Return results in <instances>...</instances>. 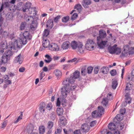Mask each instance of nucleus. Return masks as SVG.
I'll use <instances>...</instances> for the list:
<instances>
[{
	"label": "nucleus",
	"mask_w": 134,
	"mask_h": 134,
	"mask_svg": "<svg viewBox=\"0 0 134 134\" xmlns=\"http://www.w3.org/2000/svg\"><path fill=\"white\" fill-rule=\"evenodd\" d=\"M21 114H20V115L18 117V118L17 120L15 121L14 122V123H16L18 122L20 120L22 119V117L23 116V113L21 112Z\"/></svg>",
	"instance_id": "obj_53"
},
{
	"label": "nucleus",
	"mask_w": 134,
	"mask_h": 134,
	"mask_svg": "<svg viewBox=\"0 0 134 134\" xmlns=\"http://www.w3.org/2000/svg\"><path fill=\"white\" fill-rule=\"evenodd\" d=\"M39 131L40 134H43L45 131V129L44 126H40L39 127Z\"/></svg>",
	"instance_id": "obj_39"
},
{
	"label": "nucleus",
	"mask_w": 134,
	"mask_h": 134,
	"mask_svg": "<svg viewBox=\"0 0 134 134\" xmlns=\"http://www.w3.org/2000/svg\"><path fill=\"white\" fill-rule=\"evenodd\" d=\"M42 45L44 48H47L49 45V42L48 41L45 40H43L42 42Z\"/></svg>",
	"instance_id": "obj_34"
},
{
	"label": "nucleus",
	"mask_w": 134,
	"mask_h": 134,
	"mask_svg": "<svg viewBox=\"0 0 134 134\" xmlns=\"http://www.w3.org/2000/svg\"><path fill=\"white\" fill-rule=\"evenodd\" d=\"M98 113L100 116H101L104 111V109L102 106H99L98 107Z\"/></svg>",
	"instance_id": "obj_31"
},
{
	"label": "nucleus",
	"mask_w": 134,
	"mask_h": 134,
	"mask_svg": "<svg viewBox=\"0 0 134 134\" xmlns=\"http://www.w3.org/2000/svg\"><path fill=\"white\" fill-rule=\"evenodd\" d=\"M63 97V98H62V99L61 101V103H62V104L63 105V106L64 107H65L66 106V104H65V103H66V99L64 98H66L65 97H64L63 96V95L62 94Z\"/></svg>",
	"instance_id": "obj_57"
},
{
	"label": "nucleus",
	"mask_w": 134,
	"mask_h": 134,
	"mask_svg": "<svg viewBox=\"0 0 134 134\" xmlns=\"http://www.w3.org/2000/svg\"><path fill=\"white\" fill-rule=\"evenodd\" d=\"M49 49L52 51H57L59 50V48L58 45L56 43H51L48 47Z\"/></svg>",
	"instance_id": "obj_3"
},
{
	"label": "nucleus",
	"mask_w": 134,
	"mask_h": 134,
	"mask_svg": "<svg viewBox=\"0 0 134 134\" xmlns=\"http://www.w3.org/2000/svg\"><path fill=\"white\" fill-rule=\"evenodd\" d=\"M79 42H77L75 41H72L70 44L71 46L73 49H76L78 46Z\"/></svg>",
	"instance_id": "obj_16"
},
{
	"label": "nucleus",
	"mask_w": 134,
	"mask_h": 134,
	"mask_svg": "<svg viewBox=\"0 0 134 134\" xmlns=\"http://www.w3.org/2000/svg\"><path fill=\"white\" fill-rule=\"evenodd\" d=\"M45 76L44 73L43 71L40 72L39 77L40 80H41Z\"/></svg>",
	"instance_id": "obj_58"
},
{
	"label": "nucleus",
	"mask_w": 134,
	"mask_h": 134,
	"mask_svg": "<svg viewBox=\"0 0 134 134\" xmlns=\"http://www.w3.org/2000/svg\"><path fill=\"white\" fill-rule=\"evenodd\" d=\"M16 42L17 44V47H18L20 48L22 46L23 44L22 41L20 38L18 39L16 41Z\"/></svg>",
	"instance_id": "obj_29"
},
{
	"label": "nucleus",
	"mask_w": 134,
	"mask_h": 134,
	"mask_svg": "<svg viewBox=\"0 0 134 134\" xmlns=\"http://www.w3.org/2000/svg\"><path fill=\"white\" fill-rule=\"evenodd\" d=\"M46 109L48 110H50L52 108V104L51 103H49L47 105Z\"/></svg>",
	"instance_id": "obj_55"
},
{
	"label": "nucleus",
	"mask_w": 134,
	"mask_h": 134,
	"mask_svg": "<svg viewBox=\"0 0 134 134\" xmlns=\"http://www.w3.org/2000/svg\"><path fill=\"white\" fill-rule=\"evenodd\" d=\"M1 47L3 49H6L7 48L8 46L7 42L5 41H2L0 45Z\"/></svg>",
	"instance_id": "obj_24"
},
{
	"label": "nucleus",
	"mask_w": 134,
	"mask_h": 134,
	"mask_svg": "<svg viewBox=\"0 0 134 134\" xmlns=\"http://www.w3.org/2000/svg\"><path fill=\"white\" fill-rule=\"evenodd\" d=\"M71 75L76 79L79 77L80 75V72L79 71L76 70Z\"/></svg>",
	"instance_id": "obj_30"
},
{
	"label": "nucleus",
	"mask_w": 134,
	"mask_h": 134,
	"mask_svg": "<svg viewBox=\"0 0 134 134\" xmlns=\"http://www.w3.org/2000/svg\"><path fill=\"white\" fill-rule=\"evenodd\" d=\"M46 104L44 102H41L39 105V109L40 111L42 113H44L45 111V110Z\"/></svg>",
	"instance_id": "obj_10"
},
{
	"label": "nucleus",
	"mask_w": 134,
	"mask_h": 134,
	"mask_svg": "<svg viewBox=\"0 0 134 134\" xmlns=\"http://www.w3.org/2000/svg\"><path fill=\"white\" fill-rule=\"evenodd\" d=\"M126 94L125 95V99L126 102L127 103H131L130 100H131V98L130 97L129 92H125Z\"/></svg>",
	"instance_id": "obj_21"
},
{
	"label": "nucleus",
	"mask_w": 134,
	"mask_h": 134,
	"mask_svg": "<svg viewBox=\"0 0 134 134\" xmlns=\"http://www.w3.org/2000/svg\"><path fill=\"white\" fill-rule=\"evenodd\" d=\"M93 68L92 67L90 66L88 67L87 68V73L88 74H91L93 70Z\"/></svg>",
	"instance_id": "obj_54"
},
{
	"label": "nucleus",
	"mask_w": 134,
	"mask_h": 134,
	"mask_svg": "<svg viewBox=\"0 0 134 134\" xmlns=\"http://www.w3.org/2000/svg\"><path fill=\"white\" fill-rule=\"evenodd\" d=\"M116 45L115 44L112 47H109L108 48L109 52L111 54H113L115 53V49Z\"/></svg>",
	"instance_id": "obj_19"
},
{
	"label": "nucleus",
	"mask_w": 134,
	"mask_h": 134,
	"mask_svg": "<svg viewBox=\"0 0 134 134\" xmlns=\"http://www.w3.org/2000/svg\"><path fill=\"white\" fill-rule=\"evenodd\" d=\"M90 129V127L87 124H82L80 130L83 133L88 132Z\"/></svg>",
	"instance_id": "obj_4"
},
{
	"label": "nucleus",
	"mask_w": 134,
	"mask_h": 134,
	"mask_svg": "<svg viewBox=\"0 0 134 134\" xmlns=\"http://www.w3.org/2000/svg\"><path fill=\"white\" fill-rule=\"evenodd\" d=\"M99 71V68L98 67H96L95 68L94 70V73L95 74H97Z\"/></svg>",
	"instance_id": "obj_64"
},
{
	"label": "nucleus",
	"mask_w": 134,
	"mask_h": 134,
	"mask_svg": "<svg viewBox=\"0 0 134 134\" xmlns=\"http://www.w3.org/2000/svg\"><path fill=\"white\" fill-rule=\"evenodd\" d=\"M53 122L50 121L47 123V129H51L53 126Z\"/></svg>",
	"instance_id": "obj_41"
},
{
	"label": "nucleus",
	"mask_w": 134,
	"mask_h": 134,
	"mask_svg": "<svg viewBox=\"0 0 134 134\" xmlns=\"http://www.w3.org/2000/svg\"><path fill=\"white\" fill-rule=\"evenodd\" d=\"M23 36L24 38L30 40L32 38V36L27 31H25L23 34Z\"/></svg>",
	"instance_id": "obj_18"
},
{
	"label": "nucleus",
	"mask_w": 134,
	"mask_h": 134,
	"mask_svg": "<svg viewBox=\"0 0 134 134\" xmlns=\"http://www.w3.org/2000/svg\"><path fill=\"white\" fill-rule=\"evenodd\" d=\"M45 57L47 58V59H45L44 62L47 63H49L52 60V58L48 54H46L45 55Z\"/></svg>",
	"instance_id": "obj_35"
},
{
	"label": "nucleus",
	"mask_w": 134,
	"mask_h": 134,
	"mask_svg": "<svg viewBox=\"0 0 134 134\" xmlns=\"http://www.w3.org/2000/svg\"><path fill=\"white\" fill-rule=\"evenodd\" d=\"M24 7V3L23 2H20L18 3L16 6V8L18 10H23V8Z\"/></svg>",
	"instance_id": "obj_27"
},
{
	"label": "nucleus",
	"mask_w": 134,
	"mask_h": 134,
	"mask_svg": "<svg viewBox=\"0 0 134 134\" xmlns=\"http://www.w3.org/2000/svg\"><path fill=\"white\" fill-rule=\"evenodd\" d=\"M13 52L10 50L7 51L5 53V55L8 58H10V57L13 55Z\"/></svg>",
	"instance_id": "obj_32"
},
{
	"label": "nucleus",
	"mask_w": 134,
	"mask_h": 134,
	"mask_svg": "<svg viewBox=\"0 0 134 134\" xmlns=\"http://www.w3.org/2000/svg\"><path fill=\"white\" fill-rule=\"evenodd\" d=\"M54 73L56 76H60L62 75L61 72L59 70H55L54 71Z\"/></svg>",
	"instance_id": "obj_42"
},
{
	"label": "nucleus",
	"mask_w": 134,
	"mask_h": 134,
	"mask_svg": "<svg viewBox=\"0 0 134 134\" xmlns=\"http://www.w3.org/2000/svg\"><path fill=\"white\" fill-rule=\"evenodd\" d=\"M23 61V58L21 56V54H19L17 56L15 57V62L18 63L19 64L22 63Z\"/></svg>",
	"instance_id": "obj_9"
},
{
	"label": "nucleus",
	"mask_w": 134,
	"mask_h": 134,
	"mask_svg": "<svg viewBox=\"0 0 134 134\" xmlns=\"http://www.w3.org/2000/svg\"><path fill=\"white\" fill-rule=\"evenodd\" d=\"M5 18L7 21L12 20L13 19V16L12 14L10 13H8L5 15Z\"/></svg>",
	"instance_id": "obj_26"
},
{
	"label": "nucleus",
	"mask_w": 134,
	"mask_h": 134,
	"mask_svg": "<svg viewBox=\"0 0 134 134\" xmlns=\"http://www.w3.org/2000/svg\"><path fill=\"white\" fill-rule=\"evenodd\" d=\"M56 112L59 116L62 115L63 113V109L62 108H58Z\"/></svg>",
	"instance_id": "obj_37"
},
{
	"label": "nucleus",
	"mask_w": 134,
	"mask_h": 134,
	"mask_svg": "<svg viewBox=\"0 0 134 134\" xmlns=\"http://www.w3.org/2000/svg\"><path fill=\"white\" fill-rule=\"evenodd\" d=\"M2 35L4 37L7 38L8 36V33L7 32L4 31Z\"/></svg>",
	"instance_id": "obj_62"
},
{
	"label": "nucleus",
	"mask_w": 134,
	"mask_h": 134,
	"mask_svg": "<svg viewBox=\"0 0 134 134\" xmlns=\"http://www.w3.org/2000/svg\"><path fill=\"white\" fill-rule=\"evenodd\" d=\"M69 16H64L62 18V21L64 23H66L69 20Z\"/></svg>",
	"instance_id": "obj_44"
},
{
	"label": "nucleus",
	"mask_w": 134,
	"mask_h": 134,
	"mask_svg": "<svg viewBox=\"0 0 134 134\" xmlns=\"http://www.w3.org/2000/svg\"><path fill=\"white\" fill-rule=\"evenodd\" d=\"M50 119L51 120H54L55 118V113L54 112L52 113L50 115Z\"/></svg>",
	"instance_id": "obj_46"
},
{
	"label": "nucleus",
	"mask_w": 134,
	"mask_h": 134,
	"mask_svg": "<svg viewBox=\"0 0 134 134\" xmlns=\"http://www.w3.org/2000/svg\"><path fill=\"white\" fill-rule=\"evenodd\" d=\"M81 72L82 75L85 76L87 73L86 71V66L83 67L81 69Z\"/></svg>",
	"instance_id": "obj_36"
},
{
	"label": "nucleus",
	"mask_w": 134,
	"mask_h": 134,
	"mask_svg": "<svg viewBox=\"0 0 134 134\" xmlns=\"http://www.w3.org/2000/svg\"><path fill=\"white\" fill-rule=\"evenodd\" d=\"M29 129L31 131L30 132L31 134H38L36 132H34L33 133H32V132L33 131V126L32 125L30 126L29 127Z\"/></svg>",
	"instance_id": "obj_60"
},
{
	"label": "nucleus",
	"mask_w": 134,
	"mask_h": 134,
	"mask_svg": "<svg viewBox=\"0 0 134 134\" xmlns=\"http://www.w3.org/2000/svg\"><path fill=\"white\" fill-rule=\"evenodd\" d=\"M37 22L36 20H34L32 22L30 25V28L32 30H36L37 26Z\"/></svg>",
	"instance_id": "obj_11"
},
{
	"label": "nucleus",
	"mask_w": 134,
	"mask_h": 134,
	"mask_svg": "<svg viewBox=\"0 0 134 134\" xmlns=\"http://www.w3.org/2000/svg\"><path fill=\"white\" fill-rule=\"evenodd\" d=\"M108 126L109 129L111 131L115 130L116 129V126L113 123H110L109 124Z\"/></svg>",
	"instance_id": "obj_25"
},
{
	"label": "nucleus",
	"mask_w": 134,
	"mask_h": 134,
	"mask_svg": "<svg viewBox=\"0 0 134 134\" xmlns=\"http://www.w3.org/2000/svg\"><path fill=\"white\" fill-rule=\"evenodd\" d=\"M10 58H8L6 56L2 55L1 57V59L0 60V65H1L2 64H5L7 63L8 60Z\"/></svg>",
	"instance_id": "obj_12"
},
{
	"label": "nucleus",
	"mask_w": 134,
	"mask_h": 134,
	"mask_svg": "<svg viewBox=\"0 0 134 134\" xmlns=\"http://www.w3.org/2000/svg\"><path fill=\"white\" fill-rule=\"evenodd\" d=\"M118 83L117 80L115 79H113L112 87L113 89H115L116 88Z\"/></svg>",
	"instance_id": "obj_33"
},
{
	"label": "nucleus",
	"mask_w": 134,
	"mask_h": 134,
	"mask_svg": "<svg viewBox=\"0 0 134 134\" xmlns=\"http://www.w3.org/2000/svg\"><path fill=\"white\" fill-rule=\"evenodd\" d=\"M16 9H17L15 5H12L9 8V9L10 10L13 11H15L16 10Z\"/></svg>",
	"instance_id": "obj_61"
},
{
	"label": "nucleus",
	"mask_w": 134,
	"mask_h": 134,
	"mask_svg": "<svg viewBox=\"0 0 134 134\" xmlns=\"http://www.w3.org/2000/svg\"><path fill=\"white\" fill-rule=\"evenodd\" d=\"M21 39L22 41V42L23 43V45H25L27 43V41L26 40L27 39V38L24 37L23 38H22Z\"/></svg>",
	"instance_id": "obj_63"
},
{
	"label": "nucleus",
	"mask_w": 134,
	"mask_h": 134,
	"mask_svg": "<svg viewBox=\"0 0 134 134\" xmlns=\"http://www.w3.org/2000/svg\"><path fill=\"white\" fill-rule=\"evenodd\" d=\"M92 116L94 118H96L98 116H100L97 110H95L92 113Z\"/></svg>",
	"instance_id": "obj_40"
},
{
	"label": "nucleus",
	"mask_w": 134,
	"mask_h": 134,
	"mask_svg": "<svg viewBox=\"0 0 134 134\" xmlns=\"http://www.w3.org/2000/svg\"><path fill=\"white\" fill-rule=\"evenodd\" d=\"M53 21L52 19H49L46 23V26L51 29L53 27Z\"/></svg>",
	"instance_id": "obj_15"
},
{
	"label": "nucleus",
	"mask_w": 134,
	"mask_h": 134,
	"mask_svg": "<svg viewBox=\"0 0 134 134\" xmlns=\"http://www.w3.org/2000/svg\"><path fill=\"white\" fill-rule=\"evenodd\" d=\"M81 8V6L80 4H76L74 7V9H76L79 11L80 10Z\"/></svg>",
	"instance_id": "obj_52"
},
{
	"label": "nucleus",
	"mask_w": 134,
	"mask_h": 134,
	"mask_svg": "<svg viewBox=\"0 0 134 134\" xmlns=\"http://www.w3.org/2000/svg\"><path fill=\"white\" fill-rule=\"evenodd\" d=\"M132 84L130 82H127L126 85L125 92H129L132 89Z\"/></svg>",
	"instance_id": "obj_22"
},
{
	"label": "nucleus",
	"mask_w": 134,
	"mask_h": 134,
	"mask_svg": "<svg viewBox=\"0 0 134 134\" xmlns=\"http://www.w3.org/2000/svg\"><path fill=\"white\" fill-rule=\"evenodd\" d=\"M60 16L58 15L54 18L53 19L54 22L57 23L58 21L59 20L60 18Z\"/></svg>",
	"instance_id": "obj_56"
},
{
	"label": "nucleus",
	"mask_w": 134,
	"mask_h": 134,
	"mask_svg": "<svg viewBox=\"0 0 134 134\" xmlns=\"http://www.w3.org/2000/svg\"><path fill=\"white\" fill-rule=\"evenodd\" d=\"M128 45H126L124 47V51H123L120 56L121 57H125L127 56L129 54V52L127 51L128 49Z\"/></svg>",
	"instance_id": "obj_8"
},
{
	"label": "nucleus",
	"mask_w": 134,
	"mask_h": 134,
	"mask_svg": "<svg viewBox=\"0 0 134 134\" xmlns=\"http://www.w3.org/2000/svg\"><path fill=\"white\" fill-rule=\"evenodd\" d=\"M121 52V49L119 48H116L115 49V53H116L117 54H120Z\"/></svg>",
	"instance_id": "obj_59"
},
{
	"label": "nucleus",
	"mask_w": 134,
	"mask_h": 134,
	"mask_svg": "<svg viewBox=\"0 0 134 134\" xmlns=\"http://www.w3.org/2000/svg\"><path fill=\"white\" fill-rule=\"evenodd\" d=\"M97 41V43L99 47L100 48H103L105 46V45L107 42V41H104L103 40V39H101V40H99L98 41Z\"/></svg>",
	"instance_id": "obj_6"
},
{
	"label": "nucleus",
	"mask_w": 134,
	"mask_h": 134,
	"mask_svg": "<svg viewBox=\"0 0 134 134\" xmlns=\"http://www.w3.org/2000/svg\"><path fill=\"white\" fill-rule=\"evenodd\" d=\"M91 3V0H83L82 3V4L85 8H87L88 7V5Z\"/></svg>",
	"instance_id": "obj_13"
},
{
	"label": "nucleus",
	"mask_w": 134,
	"mask_h": 134,
	"mask_svg": "<svg viewBox=\"0 0 134 134\" xmlns=\"http://www.w3.org/2000/svg\"><path fill=\"white\" fill-rule=\"evenodd\" d=\"M49 33V31L47 29H45L43 33V36L44 37L47 36Z\"/></svg>",
	"instance_id": "obj_48"
},
{
	"label": "nucleus",
	"mask_w": 134,
	"mask_h": 134,
	"mask_svg": "<svg viewBox=\"0 0 134 134\" xmlns=\"http://www.w3.org/2000/svg\"><path fill=\"white\" fill-rule=\"evenodd\" d=\"M0 22L1 23H3L4 18L3 17L5 16V14L4 13H0Z\"/></svg>",
	"instance_id": "obj_45"
},
{
	"label": "nucleus",
	"mask_w": 134,
	"mask_h": 134,
	"mask_svg": "<svg viewBox=\"0 0 134 134\" xmlns=\"http://www.w3.org/2000/svg\"><path fill=\"white\" fill-rule=\"evenodd\" d=\"M128 49H127V51L129 52V54H133L134 53V47H131L130 48L129 45H128Z\"/></svg>",
	"instance_id": "obj_38"
},
{
	"label": "nucleus",
	"mask_w": 134,
	"mask_h": 134,
	"mask_svg": "<svg viewBox=\"0 0 134 134\" xmlns=\"http://www.w3.org/2000/svg\"><path fill=\"white\" fill-rule=\"evenodd\" d=\"M109 69L108 67L103 66L101 68L100 72L104 74H107L109 71Z\"/></svg>",
	"instance_id": "obj_14"
},
{
	"label": "nucleus",
	"mask_w": 134,
	"mask_h": 134,
	"mask_svg": "<svg viewBox=\"0 0 134 134\" xmlns=\"http://www.w3.org/2000/svg\"><path fill=\"white\" fill-rule=\"evenodd\" d=\"M107 99L108 100H111L113 99V97L112 96V94L111 93H108L106 97Z\"/></svg>",
	"instance_id": "obj_47"
},
{
	"label": "nucleus",
	"mask_w": 134,
	"mask_h": 134,
	"mask_svg": "<svg viewBox=\"0 0 134 134\" xmlns=\"http://www.w3.org/2000/svg\"><path fill=\"white\" fill-rule=\"evenodd\" d=\"M110 73L112 76L115 75L117 73L116 70L115 69H113L110 71Z\"/></svg>",
	"instance_id": "obj_49"
},
{
	"label": "nucleus",
	"mask_w": 134,
	"mask_h": 134,
	"mask_svg": "<svg viewBox=\"0 0 134 134\" xmlns=\"http://www.w3.org/2000/svg\"><path fill=\"white\" fill-rule=\"evenodd\" d=\"M31 5V4L29 2H26L23 8V11L25 12L26 11V10L29 9Z\"/></svg>",
	"instance_id": "obj_23"
},
{
	"label": "nucleus",
	"mask_w": 134,
	"mask_h": 134,
	"mask_svg": "<svg viewBox=\"0 0 134 134\" xmlns=\"http://www.w3.org/2000/svg\"><path fill=\"white\" fill-rule=\"evenodd\" d=\"M78 16V15L76 13H74L72 16L71 17V20H75Z\"/></svg>",
	"instance_id": "obj_51"
},
{
	"label": "nucleus",
	"mask_w": 134,
	"mask_h": 134,
	"mask_svg": "<svg viewBox=\"0 0 134 134\" xmlns=\"http://www.w3.org/2000/svg\"><path fill=\"white\" fill-rule=\"evenodd\" d=\"M108 100L106 97L103 98L101 102V103L103 106L106 107L108 105Z\"/></svg>",
	"instance_id": "obj_28"
},
{
	"label": "nucleus",
	"mask_w": 134,
	"mask_h": 134,
	"mask_svg": "<svg viewBox=\"0 0 134 134\" xmlns=\"http://www.w3.org/2000/svg\"><path fill=\"white\" fill-rule=\"evenodd\" d=\"M69 82L68 78H66L63 81L62 84L63 87L62 88L61 93L64 97H67L68 93L70 91Z\"/></svg>",
	"instance_id": "obj_1"
},
{
	"label": "nucleus",
	"mask_w": 134,
	"mask_h": 134,
	"mask_svg": "<svg viewBox=\"0 0 134 134\" xmlns=\"http://www.w3.org/2000/svg\"><path fill=\"white\" fill-rule=\"evenodd\" d=\"M69 42L68 41L64 42L62 45V48L63 50L67 49L69 47Z\"/></svg>",
	"instance_id": "obj_20"
},
{
	"label": "nucleus",
	"mask_w": 134,
	"mask_h": 134,
	"mask_svg": "<svg viewBox=\"0 0 134 134\" xmlns=\"http://www.w3.org/2000/svg\"><path fill=\"white\" fill-rule=\"evenodd\" d=\"M99 36L97 38V40H99L101 39H103L106 36V34L105 31L103 30H100L99 31Z\"/></svg>",
	"instance_id": "obj_5"
},
{
	"label": "nucleus",
	"mask_w": 134,
	"mask_h": 134,
	"mask_svg": "<svg viewBox=\"0 0 134 134\" xmlns=\"http://www.w3.org/2000/svg\"><path fill=\"white\" fill-rule=\"evenodd\" d=\"M67 120L64 116H62L59 118V121L62 125L65 126L67 123Z\"/></svg>",
	"instance_id": "obj_17"
},
{
	"label": "nucleus",
	"mask_w": 134,
	"mask_h": 134,
	"mask_svg": "<svg viewBox=\"0 0 134 134\" xmlns=\"http://www.w3.org/2000/svg\"><path fill=\"white\" fill-rule=\"evenodd\" d=\"M75 79L71 75L69 78V79H68V80L70 83H74L75 81Z\"/></svg>",
	"instance_id": "obj_43"
},
{
	"label": "nucleus",
	"mask_w": 134,
	"mask_h": 134,
	"mask_svg": "<svg viewBox=\"0 0 134 134\" xmlns=\"http://www.w3.org/2000/svg\"><path fill=\"white\" fill-rule=\"evenodd\" d=\"M94 43L93 41L90 39H88L87 41L85 44L86 48L88 50H93L94 46L93 44Z\"/></svg>",
	"instance_id": "obj_2"
},
{
	"label": "nucleus",
	"mask_w": 134,
	"mask_h": 134,
	"mask_svg": "<svg viewBox=\"0 0 134 134\" xmlns=\"http://www.w3.org/2000/svg\"><path fill=\"white\" fill-rule=\"evenodd\" d=\"M77 48L78 51L81 53H83L85 49L82 43L81 42H79V45Z\"/></svg>",
	"instance_id": "obj_7"
},
{
	"label": "nucleus",
	"mask_w": 134,
	"mask_h": 134,
	"mask_svg": "<svg viewBox=\"0 0 134 134\" xmlns=\"http://www.w3.org/2000/svg\"><path fill=\"white\" fill-rule=\"evenodd\" d=\"M26 25V23L25 22H22L20 26V29L21 30H24Z\"/></svg>",
	"instance_id": "obj_50"
}]
</instances>
